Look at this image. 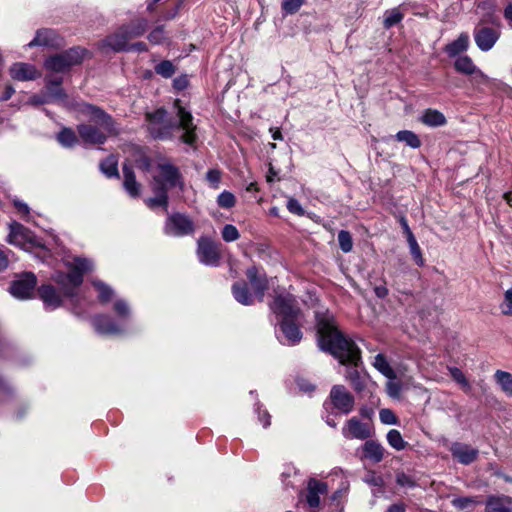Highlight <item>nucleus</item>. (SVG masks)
<instances>
[{"label": "nucleus", "mask_w": 512, "mask_h": 512, "mask_svg": "<svg viewBox=\"0 0 512 512\" xmlns=\"http://www.w3.org/2000/svg\"><path fill=\"white\" fill-rule=\"evenodd\" d=\"M318 346L330 353L342 365L358 366L361 352L354 341L344 336L336 327L333 314L328 311L316 312Z\"/></svg>", "instance_id": "f257e3e1"}, {"label": "nucleus", "mask_w": 512, "mask_h": 512, "mask_svg": "<svg viewBox=\"0 0 512 512\" xmlns=\"http://www.w3.org/2000/svg\"><path fill=\"white\" fill-rule=\"evenodd\" d=\"M174 107L178 118L177 123H173L167 118V111L163 108L146 113L148 131L154 139L167 140L173 137L174 130L182 129V142L191 145L196 140V125L193 123V116L178 99L175 100Z\"/></svg>", "instance_id": "f03ea898"}, {"label": "nucleus", "mask_w": 512, "mask_h": 512, "mask_svg": "<svg viewBox=\"0 0 512 512\" xmlns=\"http://www.w3.org/2000/svg\"><path fill=\"white\" fill-rule=\"evenodd\" d=\"M81 111L93 123L78 126L79 136L84 142L103 144L108 135L115 133L112 117L99 107L84 104Z\"/></svg>", "instance_id": "7ed1b4c3"}, {"label": "nucleus", "mask_w": 512, "mask_h": 512, "mask_svg": "<svg viewBox=\"0 0 512 512\" xmlns=\"http://www.w3.org/2000/svg\"><path fill=\"white\" fill-rule=\"evenodd\" d=\"M94 265L90 259L77 257L69 266V272H55L52 280L60 287L62 294L72 298L76 296L78 288L83 283V275L93 269Z\"/></svg>", "instance_id": "20e7f679"}, {"label": "nucleus", "mask_w": 512, "mask_h": 512, "mask_svg": "<svg viewBox=\"0 0 512 512\" xmlns=\"http://www.w3.org/2000/svg\"><path fill=\"white\" fill-rule=\"evenodd\" d=\"M114 311L120 317L117 322L108 315H96L92 319V325L97 333L102 335H120L125 332V320L130 315V309L126 301L118 299L114 303Z\"/></svg>", "instance_id": "39448f33"}, {"label": "nucleus", "mask_w": 512, "mask_h": 512, "mask_svg": "<svg viewBox=\"0 0 512 512\" xmlns=\"http://www.w3.org/2000/svg\"><path fill=\"white\" fill-rule=\"evenodd\" d=\"M152 187H161L164 191H168L173 188L183 190L184 182L179 169L168 162L158 164L153 176Z\"/></svg>", "instance_id": "423d86ee"}, {"label": "nucleus", "mask_w": 512, "mask_h": 512, "mask_svg": "<svg viewBox=\"0 0 512 512\" xmlns=\"http://www.w3.org/2000/svg\"><path fill=\"white\" fill-rule=\"evenodd\" d=\"M87 51L80 47H74L62 53L56 54L45 60L44 66L53 72H64L70 67L80 64Z\"/></svg>", "instance_id": "0eeeda50"}, {"label": "nucleus", "mask_w": 512, "mask_h": 512, "mask_svg": "<svg viewBox=\"0 0 512 512\" xmlns=\"http://www.w3.org/2000/svg\"><path fill=\"white\" fill-rule=\"evenodd\" d=\"M272 311L282 320H299L301 311L294 296L291 294H280L275 297L271 304Z\"/></svg>", "instance_id": "6e6552de"}, {"label": "nucleus", "mask_w": 512, "mask_h": 512, "mask_svg": "<svg viewBox=\"0 0 512 512\" xmlns=\"http://www.w3.org/2000/svg\"><path fill=\"white\" fill-rule=\"evenodd\" d=\"M37 278L32 272H25L19 275L10 286V293L18 299H28L32 296Z\"/></svg>", "instance_id": "1a4fd4ad"}, {"label": "nucleus", "mask_w": 512, "mask_h": 512, "mask_svg": "<svg viewBox=\"0 0 512 512\" xmlns=\"http://www.w3.org/2000/svg\"><path fill=\"white\" fill-rule=\"evenodd\" d=\"M501 35L500 29L478 25L473 31L474 41L477 47L483 51H490Z\"/></svg>", "instance_id": "9d476101"}, {"label": "nucleus", "mask_w": 512, "mask_h": 512, "mask_svg": "<svg viewBox=\"0 0 512 512\" xmlns=\"http://www.w3.org/2000/svg\"><path fill=\"white\" fill-rule=\"evenodd\" d=\"M164 231L170 236H184L194 231V225L187 216L175 213L167 218Z\"/></svg>", "instance_id": "9b49d317"}, {"label": "nucleus", "mask_w": 512, "mask_h": 512, "mask_svg": "<svg viewBox=\"0 0 512 512\" xmlns=\"http://www.w3.org/2000/svg\"><path fill=\"white\" fill-rule=\"evenodd\" d=\"M10 233L8 235V242L10 244L25 248L27 244L31 246H38L39 243L33 233L24 227L22 224L13 221L9 225Z\"/></svg>", "instance_id": "f8f14e48"}, {"label": "nucleus", "mask_w": 512, "mask_h": 512, "mask_svg": "<svg viewBox=\"0 0 512 512\" xmlns=\"http://www.w3.org/2000/svg\"><path fill=\"white\" fill-rule=\"evenodd\" d=\"M197 255L201 263L217 266L220 259L219 245L207 238L198 241Z\"/></svg>", "instance_id": "ddd939ff"}, {"label": "nucleus", "mask_w": 512, "mask_h": 512, "mask_svg": "<svg viewBox=\"0 0 512 512\" xmlns=\"http://www.w3.org/2000/svg\"><path fill=\"white\" fill-rule=\"evenodd\" d=\"M330 399L333 406L344 414H348L353 410L354 397L342 385H335L330 391Z\"/></svg>", "instance_id": "4468645a"}, {"label": "nucleus", "mask_w": 512, "mask_h": 512, "mask_svg": "<svg viewBox=\"0 0 512 512\" xmlns=\"http://www.w3.org/2000/svg\"><path fill=\"white\" fill-rule=\"evenodd\" d=\"M342 435L346 439L365 440L370 437L371 429L367 423L361 422L356 417H352L342 427Z\"/></svg>", "instance_id": "2eb2a0df"}, {"label": "nucleus", "mask_w": 512, "mask_h": 512, "mask_svg": "<svg viewBox=\"0 0 512 512\" xmlns=\"http://www.w3.org/2000/svg\"><path fill=\"white\" fill-rule=\"evenodd\" d=\"M454 67L461 74L475 75V79L478 82H485L487 80L486 75L477 68L472 59L467 55L459 56L454 62Z\"/></svg>", "instance_id": "dca6fc26"}, {"label": "nucleus", "mask_w": 512, "mask_h": 512, "mask_svg": "<svg viewBox=\"0 0 512 512\" xmlns=\"http://www.w3.org/2000/svg\"><path fill=\"white\" fill-rule=\"evenodd\" d=\"M450 451L452 456L461 464L469 465L477 459L478 450L471 446L459 442L451 445Z\"/></svg>", "instance_id": "f3484780"}, {"label": "nucleus", "mask_w": 512, "mask_h": 512, "mask_svg": "<svg viewBox=\"0 0 512 512\" xmlns=\"http://www.w3.org/2000/svg\"><path fill=\"white\" fill-rule=\"evenodd\" d=\"M38 294L47 310H55L62 305L61 295L50 284L40 286Z\"/></svg>", "instance_id": "a211bd4d"}, {"label": "nucleus", "mask_w": 512, "mask_h": 512, "mask_svg": "<svg viewBox=\"0 0 512 512\" xmlns=\"http://www.w3.org/2000/svg\"><path fill=\"white\" fill-rule=\"evenodd\" d=\"M129 40H131L129 35L121 26L115 33L105 38L103 47H109L115 52L125 51L128 48Z\"/></svg>", "instance_id": "6ab92c4d"}, {"label": "nucleus", "mask_w": 512, "mask_h": 512, "mask_svg": "<svg viewBox=\"0 0 512 512\" xmlns=\"http://www.w3.org/2000/svg\"><path fill=\"white\" fill-rule=\"evenodd\" d=\"M298 320H281L280 329L285 337V341L282 343L287 345H296L302 339V333L297 325Z\"/></svg>", "instance_id": "aec40b11"}, {"label": "nucleus", "mask_w": 512, "mask_h": 512, "mask_svg": "<svg viewBox=\"0 0 512 512\" xmlns=\"http://www.w3.org/2000/svg\"><path fill=\"white\" fill-rule=\"evenodd\" d=\"M485 512H512V498L506 495L488 496Z\"/></svg>", "instance_id": "412c9836"}, {"label": "nucleus", "mask_w": 512, "mask_h": 512, "mask_svg": "<svg viewBox=\"0 0 512 512\" xmlns=\"http://www.w3.org/2000/svg\"><path fill=\"white\" fill-rule=\"evenodd\" d=\"M249 283L259 301L263 300L267 289V280L264 275H260L256 267H250L246 272Z\"/></svg>", "instance_id": "4be33fe9"}, {"label": "nucleus", "mask_w": 512, "mask_h": 512, "mask_svg": "<svg viewBox=\"0 0 512 512\" xmlns=\"http://www.w3.org/2000/svg\"><path fill=\"white\" fill-rule=\"evenodd\" d=\"M10 75L18 81L34 80L38 77L36 68L28 63H15L10 68Z\"/></svg>", "instance_id": "5701e85b"}, {"label": "nucleus", "mask_w": 512, "mask_h": 512, "mask_svg": "<svg viewBox=\"0 0 512 512\" xmlns=\"http://www.w3.org/2000/svg\"><path fill=\"white\" fill-rule=\"evenodd\" d=\"M307 490V503L310 507L316 508L320 504V495L327 492V485L316 479H310Z\"/></svg>", "instance_id": "b1692460"}, {"label": "nucleus", "mask_w": 512, "mask_h": 512, "mask_svg": "<svg viewBox=\"0 0 512 512\" xmlns=\"http://www.w3.org/2000/svg\"><path fill=\"white\" fill-rule=\"evenodd\" d=\"M59 37L55 31L51 29L39 30L32 41L28 43V47L34 46H58Z\"/></svg>", "instance_id": "393cba45"}, {"label": "nucleus", "mask_w": 512, "mask_h": 512, "mask_svg": "<svg viewBox=\"0 0 512 512\" xmlns=\"http://www.w3.org/2000/svg\"><path fill=\"white\" fill-rule=\"evenodd\" d=\"M469 42V35L463 32L458 36L457 39L447 44L444 48V51L449 57H456L468 49Z\"/></svg>", "instance_id": "a878e982"}, {"label": "nucleus", "mask_w": 512, "mask_h": 512, "mask_svg": "<svg viewBox=\"0 0 512 512\" xmlns=\"http://www.w3.org/2000/svg\"><path fill=\"white\" fill-rule=\"evenodd\" d=\"M122 170H123V176H124L123 185H124L125 190L131 197H133V198L138 197L140 194V185L136 181L134 171L132 170V168L130 166H128L126 164L123 166Z\"/></svg>", "instance_id": "bb28decb"}, {"label": "nucleus", "mask_w": 512, "mask_h": 512, "mask_svg": "<svg viewBox=\"0 0 512 512\" xmlns=\"http://www.w3.org/2000/svg\"><path fill=\"white\" fill-rule=\"evenodd\" d=\"M420 121L429 127L444 126L447 122L446 117L442 112L436 109H426L423 111Z\"/></svg>", "instance_id": "cd10ccee"}, {"label": "nucleus", "mask_w": 512, "mask_h": 512, "mask_svg": "<svg viewBox=\"0 0 512 512\" xmlns=\"http://www.w3.org/2000/svg\"><path fill=\"white\" fill-rule=\"evenodd\" d=\"M364 457L375 463L380 462L384 456V448L376 441L368 440L362 447Z\"/></svg>", "instance_id": "c85d7f7f"}, {"label": "nucleus", "mask_w": 512, "mask_h": 512, "mask_svg": "<svg viewBox=\"0 0 512 512\" xmlns=\"http://www.w3.org/2000/svg\"><path fill=\"white\" fill-rule=\"evenodd\" d=\"M148 27V20L145 18H137L131 21L129 24L123 25L127 35L130 39L142 36Z\"/></svg>", "instance_id": "c756f323"}, {"label": "nucleus", "mask_w": 512, "mask_h": 512, "mask_svg": "<svg viewBox=\"0 0 512 512\" xmlns=\"http://www.w3.org/2000/svg\"><path fill=\"white\" fill-rule=\"evenodd\" d=\"M153 192L155 193V196L152 198L146 199V204L150 208L155 207H163L164 211L168 212V194L167 191H164L163 188L158 187H152Z\"/></svg>", "instance_id": "7c9ffc66"}, {"label": "nucleus", "mask_w": 512, "mask_h": 512, "mask_svg": "<svg viewBox=\"0 0 512 512\" xmlns=\"http://www.w3.org/2000/svg\"><path fill=\"white\" fill-rule=\"evenodd\" d=\"M494 379L501 391L508 397H512V374L503 370H496Z\"/></svg>", "instance_id": "2f4dec72"}, {"label": "nucleus", "mask_w": 512, "mask_h": 512, "mask_svg": "<svg viewBox=\"0 0 512 512\" xmlns=\"http://www.w3.org/2000/svg\"><path fill=\"white\" fill-rule=\"evenodd\" d=\"M232 293L237 302L243 305L253 304V298L248 291L246 283H235L232 286Z\"/></svg>", "instance_id": "473e14b6"}, {"label": "nucleus", "mask_w": 512, "mask_h": 512, "mask_svg": "<svg viewBox=\"0 0 512 512\" xmlns=\"http://www.w3.org/2000/svg\"><path fill=\"white\" fill-rule=\"evenodd\" d=\"M373 366L386 378L391 380L396 379L395 371L390 366L389 362L387 361L383 354H377L374 357Z\"/></svg>", "instance_id": "72a5a7b5"}, {"label": "nucleus", "mask_w": 512, "mask_h": 512, "mask_svg": "<svg viewBox=\"0 0 512 512\" xmlns=\"http://www.w3.org/2000/svg\"><path fill=\"white\" fill-rule=\"evenodd\" d=\"M399 142H404L407 146L417 149L421 146V140L417 134L410 130H401L394 136Z\"/></svg>", "instance_id": "f704fd0d"}, {"label": "nucleus", "mask_w": 512, "mask_h": 512, "mask_svg": "<svg viewBox=\"0 0 512 512\" xmlns=\"http://www.w3.org/2000/svg\"><path fill=\"white\" fill-rule=\"evenodd\" d=\"M61 79L57 80H48L46 84L45 93L47 98H50V102L55 100H63L65 98V93L63 89L60 87Z\"/></svg>", "instance_id": "c9c22d12"}, {"label": "nucleus", "mask_w": 512, "mask_h": 512, "mask_svg": "<svg viewBox=\"0 0 512 512\" xmlns=\"http://www.w3.org/2000/svg\"><path fill=\"white\" fill-rule=\"evenodd\" d=\"M92 285L98 291V299L101 303L105 304L112 299L114 291L110 286L100 280H93Z\"/></svg>", "instance_id": "e433bc0d"}, {"label": "nucleus", "mask_w": 512, "mask_h": 512, "mask_svg": "<svg viewBox=\"0 0 512 512\" xmlns=\"http://www.w3.org/2000/svg\"><path fill=\"white\" fill-rule=\"evenodd\" d=\"M386 439L388 444L397 451L404 450L408 445L401 433L396 429L390 430L386 435Z\"/></svg>", "instance_id": "4c0bfd02"}, {"label": "nucleus", "mask_w": 512, "mask_h": 512, "mask_svg": "<svg viewBox=\"0 0 512 512\" xmlns=\"http://www.w3.org/2000/svg\"><path fill=\"white\" fill-rule=\"evenodd\" d=\"M100 169L103 174H105L107 177H118V167H117V160L114 156L107 157L104 161L100 163Z\"/></svg>", "instance_id": "58836bf2"}, {"label": "nucleus", "mask_w": 512, "mask_h": 512, "mask_svg": "<svg viewBox=\"0 0 512 512\" xmlns=\"http://www.w3.org/2000/svg\"><path fill=\"white\" fill-rule=\"evenodd\" d=\"M449 372L453 380L457 382L465 392H469L471 390L469 381L459 368L449 367Z\"/></svg>", "instance_id": "ea45409f"}, {"label": "nucleus", "mask_w": 512, "mask_h": 512, "mask_svg": "<svg viewBox=\"0 0 512 512\" xmlns=\"http://www.w3.org/2000/svg\"><path fill=\"white\" fill-rule=\"evenodd\" d=\"M403 19V14L399 11V9H392L386 11L384 15V27L389 29L394 25L398 24Z\"/></svg>", "instance_id": "a19ab883"}, {"label": "nucleus", "mask_w": 512, "mask_h": 512, "mask_svg": "<svg viewBox=\"0 0 512 512\" xmlns=\"http://www.w3.org/2000/svg\"><path fill=\"white\" fill-rule=\"evenodd\" d=\"M407 242H408V245L410 248V253H411L414 261L416 262L417 265L423 266L424 259H423L421 249L417 243L415 236H411L410 239L407 240Z\"/></svg>", "instance_id": "79ce46f5"}, {"label": "nucleus", "mask_w": 512, "mask_h": 512, "mask_svg": "<svg viewBox=\"0 0 512 512\" xmlns=\"http://www.w3.org/2000/svg\"><path fill=\"white\" fill-rule=\"evenodd\" d=\"M58 141L65 147H71L77 142L75 133L68 128L63 129L57 136Z\"/></svg>", "instance_id": "37998d69"}, {"label": "nucleus", "mask_w": 512, "mask_h": 512, "mask_svg": "<svg viewBox=\"0 0 512 512\" xmlns=\"http://www.w3.org/2000/svg\"><path fill=\"white\" fill-rule=\"evenodd\" d=\"M338 243L344 253L350 252L353 248V240L351 234L346 230H341L338 233Z\"/></svg>", "instance_id": "c03bdc74"}, {"label": "nucleus", "mask_w": 512, "mask_h": 512, "mask_svg": "<svg viewBox=\"0 0 512 512\" xmlns=\"http://www.w3.org/2000/svg\"><path fill=\"white\" fill-rule=\"evenodd\" d=\"M346 378L350 381L352 387L356 391H362L365 388V381L360 376L359 372L355 369L349 370L347 372Z\"/></svg>", "instance_id": "a18cd8bd"}, {"label": "nucleus", "mask_w": 512, "mask_h": 512, "mask_svg": "<svg viewBox=\"0 0 512 512\" xmlns=\"http://www.w3.org/2000/svg\"><path fill=\"white\" fill-rule=\"evenodd\" d=\"M148 40L154 45L162 44L166 40V33L163 25L155 27L148 35Z\"/></svg>", "instance_id": "49530a36"}, {"label": "nucleus", "mask_w": 512, "mask_h": 512, "mask_svg": "<svg viewBox=\"0 0 512 512\" xmlns=\"http://www.w3.org/2000/svg\"><path fill=\"white\" fill-rule=\"evenodd\" d=\"M155 72L165 78H169L174 74L175 68L170 61L164 60L155 66Z\"/></svg>", "instance_id": "de8ad7c7"}, {"label": "nucleus", "mask_w": 512, "mask_h": 512, "mask_svg": "<svg viewBox=\"0 0 512 512\" xmlns=\"http://www.w3.org/2000/svg\"><path fill=\"white\" fill-rule=\"evenodd\" d=\"M235 203V196L229 191H223L217 198V204L222 208H232Z\"/></svg>", "instance_id": "09e8293b"}, {"label": "nucleus", "mask_w": 512, "mask_h": 512, "mask_svg": "<svg viewBox=\"0 0 512 512\" xmlns=\"http://www.w3.org/2000/svg\"><path fill=\"white\" fill-rule=\"evenodd\" d=\"M240 237L237 228L234 225L226 224L222 229V238L226 242L236 241Z\"/></svg>", "instance_id": "8fccbe9b"}, {"label": "nucleus", "mask_w": 512, "mask_h": 512, "mask_svg": "<svg viewBox=\"0 0 512 512\" xmlns=\"http://www.w3.org/2000/svg\"><path fill=\"white\" fill-rule=\"evenodd\" d=\"M304 2L305 0H283L282 10L286 14H294L301 8Z\"/></svg>", "instance_id": "3c124183"}, {"label": "nucleus", "mask_w": 512, "mask_h": 512, "mask_svg": "<svg viewBox=\"0 0 512 512\" xmlns=\"http://www.w3.org/2000/svg\"><path fill=\"white\" fill-rule=\"evenodd\" d=\"M500 309L504 315H512V286L505 291Z\"/></svg>", "instance_id": "603ef678"}, {"label": "nucleus", "mask_w": 512, "mask_h": 512, "mask_svg": "<svg viewBox=\"0 0 512 512\" xmlns=\"http://www.w3.org/2000/svg\"><path fill=\"white\" fill-rule=\"evenodd\" d=\"M379 418L383 424L396 425L398 423V418L396 417L394 412L387 408L380 410Z\"/></svg>", "instance_id": "864d4df0"}, {"label": "nucleus", "mask_w": 512, "mask_h": 512, "mask_svg": "<svg viewBox=\"0 0 512 512\" xmlns=\"http://www.w3.org/2000/svg\"><path fill=\"white\" fill-rule=\"evenodd\" d=\"M387 394L394 399H398L401 394V384L396 382L395 379H389L386 383Z\"/></svg>", "instance_id": "5fc2aeb1"}, {"label": "nucleus", "mask_w": 512, "mask_h": 512, "mask_svg": "<svg viewBox=\"0 0 512 512\" xmlns=\"http://www.w3.org/2000/svg\"><path fill=\"white\" fill-rule=\"evenodd\" d=\"M364 482L373 487H382L384 484V480L382 476L376 474L374 471H369L365 477Z\"/></svg>", "instance_id": "6e6d98bb"}, {"label": "nucleus", "mask_w": 512, "mask_h": 512, "mask_svg": "<svg viewBox=\"0 0 512 512\" xmlns=\"http://www.w3.org/2000/svg\"><path fill=\"white\" fill-rule=\"evenodd\" d=\"M206 179L210 185L216 189L219 187L221 172L217 169H211L207 172Z\"/></svg>", "instance_id": "4d7b16f0"}, {"label": "nucleus", "mask_w": 512, "mask_h": 512, "mask_svg": "<svg viewBox=\"0 0 512 512\" xmlns=\"http://www.w3.org/2000/svg\"><path fill=\"white\" fill-rule=\"evenodd\" d=\"M287 209L289 210V212L296 214L298 216L304 215V209L302 208L299 201L294 198H289L287 202Z\"/></svg>", "instance_id": "13d9d810"}, {"label": "nucleus", "mask_w": 512, "mask_h": 512, "mask_svg": "<svg viewBox=\"0 0 512 512\" xmlns=\"http://www.w3.org/2000/svg\"><path fill=\"white\" fill-rule=\"evenodd\" d=\"M396 482L402 487H413L415 485L411 477L403 472L397 473Z\"/></svg>", "instance_id": "bf43d9fd"}, {"label": "nucleus", "mask_w": 512, "mask_h": 512, "mask_svg": "<svg viewBox=\"0 0 512 512\" xmlns=\"http://www.w3.org/2000/svg\"><path fill=\"white\" fill-rule=\"evenodd\" d=\"M475 502L476 501L472 497H459L452 500L453 506L458 509H464Z\"/></svg>", "instance_id": "052dcab7"}, {"label": "nucleus", "mask_w": 512, "mask_h": 512, "mask_svg": "<svg viewBox=\"0 0 512 512\" xmlns=\"http://www.w3.org/2000/svg\"><path fill=\"white\" fill-rule=\"evenodd\" d=\"M256 412L258 414V419H259L260 423H262L263 427L264 428L269 427L271 417H270V414L268 413V411H266V410L261 411L260 404L257 403Z\"/></svg>", "instance_id": "680f3d73"}, {"label": "nucleus", "mask_w": 512, "mask_h": 512, "mask_svg": "<svg viewBox=\"0 0 512 512\" xmlns=\"http://www.w3.org/2000/svg\"><path fill=\"white\" fill-rule=\"evenodd\" d=\"M29 102L31 104H34V105H38V104H44V103H49L50 102V98H47L46 94L44 95H34L30 98Z\"/></svg>", "instance_id": "e2e57ef3"}, {"label": "nucleus", "mask_w": 512, "mask_h": 512, "mask_svg": "<svg viewBox=\"0 0 512 512\" xmlns=\"http://www.w3.org/2000/svg\"><path fill=\"white\" fill-rule=\"evenodd\" d=\"M137 51V52H145L147 51V45L144 42H136L134 44L129 45L125 51Z\"/></svg>", "instance_id": "0e129e2a"}, {"label": "nucleus", "mask_w": 512, "mask_h": 512, "mask_svg": "<svg viewBox=\"0 0 512 512\" xmlns=\"http://www.w3.org/2000/svg\"><path fill=\"white\" fill-rule=\"evenodd\" d=\"M14 205L15 207L17 208V210L22 213L23 215H28L29 214V207L26 203L22 202V201H19V200H15L14 201Z\"/></svg>", "instance_id": "69168bd1"}, {"label": "nucleus", "mask_w": 512, "mask_h": 512, "mask_svg": "<svg viewBox=\"0 0 512 512\" xmlns=\"http://www.w3.org/2000/svg\"><path fill=\"white\" fill-rule=\"evenodd\" d=\"M9 264L8 254L0 249V271L6 269Z\"/></svg>", "instance_id": "338daca9"}, {"label": "nucleus", "mask_w": 512, "mask_h": 512, "mask_svg": "<svg viewBox=\"0 0 512 512\" xmlns=\"http://www.w3.org/2000/svg\"><path fill=\"white\" fill-rule=\"evenodd\" d=\"M374 292L378 298H385L388 295V289L385 285L376 286Z\"/></svg>", "instance_id": "774afa93"}]
</instances>
